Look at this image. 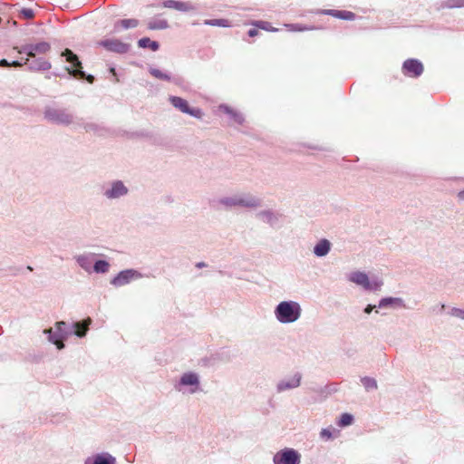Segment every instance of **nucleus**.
<instances>
[{"label": "nucleus", "mask_w": 464, "mask_h": 464, "mask_svg": "<svg viewBox=\"0 0 464 464\" xmlns=\"http://www.w3.org/2000/svg\"><path fill=\"white\" fill-rule=\"evenodd\" d=\"M53 75H55V76H62L61 74L55 73V72L53 73Z\"/></svg>", "instance_id": "de8ad7c7"}, {"label": "nucleus", "mask_w": 464, "mask_h": 464, "mask_svg": "<svg viewBox=\"0 0 464 464\" xmlns=\"http://www.w3.org/2000/svg\"><path fill=\"white\" fill-rule=\"evenodd\" d=\"M302 375L295 373L294 376L281 380L276 384V392L278 393L287 390H292L300 386Z\"/></svg>", "instance_id": "dca6fc26"}, {"label": "nucleus", "mask_w": 464, "mask_h": 464, "mask_svg": "<svg viewBox=\"0 0 464 464\" xmlns=\"http://www.w3.org/2000/svg\"><path fill=\"white\" fill-rule=\"evenodd\" d=\"M11 63L6 59L0 60V67H9Z\"/></svg>", "instance_id": "79ce46f5"}, {"label": "nucleus", "mask_w": 464, "mask_h": 464, "mask_svg": "<svg viewBox=\"0 0 464 464\" xmlns=\"http://www.w3.org/2000/svg\"><path fill=\"white\" fill-rule=\"evenodd\" d=\"M99 45L104 47L107 51L119 54L126 53L130 51V45L119 39H105L99 42Z\"/></svg>", "instance_id": "4468645a"}, {"label": "nucleus", "mask_w": 464, "mask_h": 464, "mask_svg": "<svg viewBox=\"0 0 464 464\" xmlns=\"http://www.w3.org/2000/svg\"><path fill=\"white\" fill-rule=\"evenodd\" d=\"M258 33H259V32H258V30H257V29H256V28H251V29H249V30H248L247 34H248V36H250V37H255L256 35H257V34H258Z\"/></svg>", "instance_id": "58836bf2"}, {"label": "nucleus", "mask_w": 464, "mask_h": 464, "mask_svg": "<svg viewBox=\"0 0 464 464\" xmlns=\"http://www.w3.org/2000/svg\"><path fill=\"white\" fill-rule=\"evenodd\" d=\"M95 256L96 254L94 253H86L76 256L75 260L79 266L82 267L85 272L91 273Z\"/></svg>", "instance_id": "aec40b11"}, {"label": "nucleus", "mask_w": 464, "mask_h": 464, "mask_svg": "<svg viewBox=\"0 0 464 464\" xmlns=\"http://www.w3.org/2000/svg\"><path fill=\"white\" fill-rule=\"evenodd\" d=\"M274 314L280 324H293L301 317L302 307L296 301H282L275 307Z\"/></svg>", "instance_id": "7ed1b4c3"}, {"label": "nucleus", "mask_w": 464, "mask_h": 464, "mask_svg": "<svg viewBox=\"0 0 464 464\" xmlns=\"http://www.w3.org/2000/svg\"><path fill=\"white\" fill-rule=\"evenodd\" d=\"M174 388L181 393L194 394L200 390L199 375L195 372H184L175 383Z\"/></svg>", "instance_id": "0eeeda50"}, {"label": "nucleus", "mask_w": 464, "mask_h": 464, "mask_svg": "<svg viewBox=\"0 0 464 464\" xmlns=\"http://www.w3.org/2000/svg\"><path fill=\"white\" fill-rule=\"evenodd\" d=\"M300 453L292 448L280 450L273 457L274 464H300Z\"/></svg>", "instance_id": "1a4fd4ad"}, {"label": "nucleus", "mask_w": 464, "mask_h": 464, "mask_svg": "<svg viewBox=\"0 0 464 464\" xmlns=\"http://www.w3.org/2000/svg\"><path fill=\"white\" fill-rule=\"evenodd\" d=\"M218 109H219V111L229 115L231 120H233L236 123L242 124L244 122V120H245L244 116L240 112L234 111L229 106H227L226 104H221V105H219Z\"/></svg>", "instance_id": "5701e85b"}, {"label": "nucleus", "mask_w": 464, "mask_h": 464, "mask_svg": "<svg viewBox=\"0 0 464 464\" xmlns=\"http://www.w3.org/2000/svg\"><path fill=\"white\" fill-rule=\"evenodd\" d=\"M349 280L358 285H361L364 290L371 292H377L381 290L382 281L378 278L372 280L363 272H353L350 275Z\"/></svg>", "instance_id": "6e6552de"}, {"label": "nucleus", "mask_w": 464, "mask_h": 464, "mask_svg": "<svg viewBox=\"0 0 464 464\" xmlns=\"http://www.w3.org/2000/svg\"><path fill=\"white\" fill-rule=\"evenodd\" d=\"M404 75L417 78L423 72V64L418 59L411 58L404 61L401 67Z\"/></svg>", "instance_id": "ddd939ff"}, {"label": "nucleus", "mask_w": 464, "mask_h": 464, "mask_svg": "<svg viewBox=\"0 0 464 464\" xmlns=\"http://www.w3.org/2000/svg\"><path fill=\"white\" fill-rule=\"evenodd\" d=\"M163 6L166 8H171L182 12H188L192 9V6L189 4L175 0L164 1Z\"/></svg>", "instance_id": "4be33fe9"}, {"label": "nucleus", "mask_w": 464, "mask_h": 464, "mask_svg": "<svg viewBox=\"0 0 464 464\" xmlns=\"http://www.w3.org/2000/svg\"><path fill=\"white\" fill-rule=\"evenodd\" d=\"M20 14L24 19H32L34 16V11L30 8H23Z\"/></svg>", "instance_id": "c9c22d12"}, {"label": "nucleus", "mask_w": 464, "mask_h": 464, "mask_svg": "<svg viewBox=\"0 0 464 464\" xmlns=\"http://www.w3.org/2000/svg\"><path fill=\"white\" fill-rule=\"evenodd\" d=\"M353 422V416L350 413H343L337 422L340 427H346Z\"/></svg>", "instance_id": "72a5a7b5"}, {"label": "nucleus", "mask_w": 464, "mask_h": 464, "mask_svg": "<svg viewBox=\"0 0 464 464\" xmlns=\"http://www.w3.org/2000/svg\"><path fill=\"white\" fill-rule=\"evenodd\" d=\"M378 308H392V309H398V308H402V309H407V305L404 302V300L401 297H392V296H388V297H383L382 298L380 301H379V304H378Z\"/></svg>", "instance_id": "a211bd4d"}, {"label": "nucleus", "mask_w": 464, "mask_h": 464, "mask_svg": "<svg viewBox=\"0 0 464 464\" xmlns=\"http://www.w3.org/2000/svg\"><path fill=\"white\" fill-rule=\"evenodd\" d=\"M169 101L173 107H175L183 113L188 114L198 119H200L203 115L202 111L200 109L190 108L188 102L181 97L169 96Z\"/></svg>", "instance_id": "9b49d317"}, {"label": "nucleus", "mask_w": 464, "mask_h": 464, "mask_svg": "<svg viewBox=\"0 0 464 464\" xmlns=\"http://www.w3.org/2000/svg\"><path fill=\"white\" fill-rule=\"evenodd\" d=\"M256 25H257L258 27H261L262 29L269 30V29H268V27H267V26L269 25V24H268L267 22H261V21H260V22H258V23L256 24Z\"/></svg>", "instance_id": "a19ab883"}, {"label": "nucleus", "mask_w": 464, "mask_h": 464, "mask_svg": "<svg viewBox=\"0 0 464 464\" xmlns=\"http://www.w3.org/2000/svg\"><path fill=\"white\" fill-rule=\"evenodd\" d=\"M83 129L86 132H92L98 136H103L107 133V129L94 122H88L83 124Z\"/></svg>", "instance_id": "393cba45"}, {"label": "nucleus", "mask_w": 464, "mask_h": 464, "mask_svg": "<svg viewBox=\"0 0 464 464\" xmlns=\"http://www.w3.org/2000/svg\"><path fill=\"white\" fill-rule=\"evenodd\" d=\"M19 53H24L29 58H34L37 53L44 54L51 50V45L47 42H39L36 44H26L20 47H15Z\"/></svg>", "instance_id": "9d476101"}, {"label": "nucleus", "mask_w": 464, "mask_h": 464, "mask_svg": "<svg viewBox=\"0 0 464 464\" xmlns=\"http://www.w3.org/2000/svg\"><path fill=\"white\" fill-rule=\"evenodd\" d=\"M445 307H446V305H445L444 304H441L440 305V308H439L438 313H442V312H443V310L445 309Z\"/></svg>", "instance_id": "a18cd8bd"}, {"label": "nucleus", "mask_w": 464, "mask_h": 464, "mask_svg": "<svg viewBox=\"0 0 464 464\" xmlns=\"http://www.w3.org/2000/svg\"><path fill=\"white\" fill-rule=\"evenodd\" d=\"M61 55L65 58L68 63H70V66L65 67V71L71 76L78 79H86L90 83L93 82L94 76L92 74H86V72L82 71L81 61L72 50L65 49Z\"/></svg>", "instance_id": "39448f33"}, {"label": "nucleus", "mask_w": 464, "mask_h": 464, "mask_svg": "<svg viewBox=\"0 0 464 464\" xmlns=\"http://www.w3.org/2000/svg\"><path fill=\"white\" fill-rule=\"evenodd\" d=\"M110 71H111V73L116 74L114 68H111Z\"/></svg>", "instance_id": "49530a36"}, {"label": "nucleus", "mask_w": 464, "mask_h": 464, "mask_svg": "<svg viewBox=\"0 0 464 464\" xmlns=\"http://www.w3.org/2000/svg\"><path fill=\"white\" fill-rule=\"evenodd\" d=\"M207 266V264L204 263V262H198L196 264V267L198 268H203V267H206Z\"/></svg>", "instance_id": "37998d69"}, {"label": "nucleus", "mask_w": 464, "mask_h": 464, "mask_svg": "<svg viewBox=\"0 0 464 464\" xmlns=\"http://www.w3.org/2000/svg\"><path fill=\"white\" fill-rule=\"evenodd\" d=\"M361 382L366 391L376 390L378 388L376 380L372 377H362L361 378Z\"/></svg>", "instance_id": "7c9ffc66"}, {"label": "nucleus", "mask_w": 464, "mask_h": 464, "mask_svg": "<svg viewBox=\"0 0 464 464\" xmlns=\"http://www.w3.org/2000/svg\"><path fill=\"white\" fill-rule=\"evenodd\" d=\"M149 72L153 77H155L159 80L168 81V82L171 80V76L169 73L162 72L160 69L150 67L149 69Z\"/></svg>", "instance_id": "c756f323"}, {"label": "nucleus", "mask_w": 464, "mask_h": 464, "mask_svg": "<svg viewBox=\"0 0 464 464\" xmlns=\"http://www.w3.org/2000/svg\"><path fill=\"white\" fill-rule=\"evenodd\" d=\"M324 13L333 15L339 19H343V20H353L355 17V14L350 11H340V10L329 9V10L324 11Z\"/></svg>", "instance_id": "b1692460"}, {"label": "nucleus", "mask_w": 464, "mask_h": 464, "mask_svg": "<svg viewBox=\"0 0 464 464\" xmlns=\"http://www.w3.org/2000/svg\"><path fill=\"white\" fill-rule=\"evenodd\" d=\"M139 21L137 19H122L115 23L114 28L118 30L119 26L123 29L135 28L138 26Z\"/></svg>", "instance_id": "bb28decb"}, {"label": "nucleus", "mask_w": 464, "mask_h": 464, "mask_svg": "<svg viewBox=\"0 0 464 464\" xmlns=\"http://www.w3.org/2000/svg\"><path fill=\"white\" fill-rule=\"evenodd\" d=\"M148 27L150 30H162L169 27V24L167 20L164 19H156L149 22Z\"/></svg>", "instance_id": "c85d7f7f"}, {"label": "nucleus", "mask_w": 464, "mask_h": 464, "mask_svg": "<svg viewBox=\"0 0 464 464\" xmlns=\"http://www.w3.org/2000/svg\"><path fill=\"white\" fill-rule=\"evenodd\" d=\"M44 119L53 124L69 126L75 123V117L67 109L46 106L44 111Z\"/></svg>", "instance_id": "423d86ee"}, {"label": "nucleus", "mask_w": 464, "mask_h": 464, "mask_svg": "<svg viewBox=\"0 0 464 464\" xmlns=\"http://www.w3.org/2000/svg\"><path fill=\"white\" fill-rule=\"evenodd\" d=\"M458 198H459V199H460V200H464V190H460V191L458 193Z\"/></svg>", "instance_id": "c03bdc74"}, {"label": "nucleus", "mask_w": 464, "mask_h": 464, "mask_svg": "<svg viewBox=\"0 0 464 464\" xmlns=\"http://www.w3.org/2000/svg\"><path fill=\"white\" fill-rule=\"evenodd\" d=\"M92 324V319L87 318L79 322H72L67 324L64 321H60L55 324L56 331L53 332L52 328L44 329V334L47 335L48 341L56 345L57 349L62 350L64 348L63 341L69 336L74 334L80 338L84 337Z\"/></svg>", "instance_id": "f257e3e1"}, {"label": "nucleus", "mask_w": 464, "mask_h": 464, "mask_svg": "<svg viewBox=\"0 0 464 464\" xmlns=\"http://www.w3.org/2000/svg\"><path fill=\"white\" fill-rule=\"evenodd\" d=\"M448 314L452 316L464 321V309L452 307Z\"/></svg>", "instance_id": "f704fd0d"}, {"label": "nucleus", "mask_w": 464, "mask_h": 464, "mask_svg": "<svg viewBox=\"0 0 464 464\" xmlns=\"http://www.w3.org/2000/svg\"><path fill=\"white\" fill-rule=\"evenodd\" d=\"M204 24L219 27L230 26V22L227 19H208L204 21Z\"/></svg>", "instance_id": "2f4dec72"}, {"label": "nucleus", "mask_w": 464, "mask_h": 464, "mask_svg": "<svg viewBox=\"0 0 464 464\" xmlns=\"http://www.w3.org/2000/svg\"><path fill=\"white\" fill-rule=\"evenodd\" d=\"M129 194V187L121 179H112L102 186V195L109 201L120 200Z\"/></svg>", "instance_id": "20e7f679"}, {"label": "nucleus", "mask_w": 464, "mask_h": 464, "mask_svg": "<svg viewBox=\"0 0 464 464\" xmlns=\"http://www.w3.org/2000/svg\"><path fill=\"white\" fill-rule=\"evenodd\" d=\"M256 218L260 221L269 225L271 227H275L280 221L281 214L271 209H263L256 214Z\"/></svg>", "instance_id": "2eb2a0df"}, {"label": "nucleus", "mask_w": 464, "mask_h": 464, "mask_svg": "<svg viewBox=\"0 0 464 464\" xmlns=\"http://www.w3.org/2000/svg\"><path fill=\"white\" fill-rule=\"evenodd\" d=\"M116 458L109 452L97 453L92 457H88L84 460V464H116Z\"/></svg>", "instance_id": "6ab92c4d"}, {"label": "nucleus", "mask_w": 464, "mask_h": 464, "mask_svg": "<svg viewBox=\"0 0 464 464\" xmlns=\"http://www.w3.org/2000/svg\"><path fill=\"white\" fill-rule=\"evenodd\" d=\"M24 61H13L11 63V66H14V67H22L24 65H25L24 63Z\"/></svg>", "instance_id": "ea45409f"}, {"label": "nucleus", "mask_w": 464, "mask_h": 464, "mask_svg": "<svg viewBox=\"0 0 464 464\" xmlns=\"http://www.w3.org/2000/svg\"><path fill=\"white\" fill-rule=\"evenodd\" d=\"M376 307H378V306H377V305H373V304H368V305H366V307L364 308L363 312H364L365 314H370L372 312V310H373L374 308H376Z\"/></svg>", "instance_id": "4c0bfd02"}, {"label": "nucleus", "mask_w": 464, "mask_h": 464, "mask_svg": "<svg viewBox=\"0 0 464 464\" xmlns=\"http://www.w3.org/2000/svg\"><path fill=\"white\" fill-rule=\"evenodd\" d=\"M218 203L226 209L237 208L256 209L262 206V199L250 192H244L222 197L219 198Z\"/></svg>", "instance_id": "f03ea898"}, {"label": "nucleus", "mask_w": 464, "mask_h": 464, "mask_svg": "<svg viewBox=\"0 0 464 464\" xmlns=\"http://www.w3.org/2000/svg\"><path fill=\"white\" fill-rule=\"evenodd\" d=\"M320 437L323 440H331L333 438V433L330 429H323L320 432Z\"/></svg>", "instance_id": "e433bc0d"}, {"label": "nucleus", "mask_w": 464, "mask_h": 464, "mask_svg": "<svg viewBox=\"0 0 464 464\" xmlns=\"http://www.w3.org/2000/svg\"><path fill=\"white\" fill-rule=\"evenodd\" d=\"M332 248V243L326 239H320L314 246L313 253L317 257H324L329 254Z\"/></svg>", "instance_id": "412c9836"}, {"label": "nucleus", "mask_w": 464, "mask_h": 464, "mask_svg": "<svg viewBox=\"0 0 464 464\" xmlns=\"http://www.w3.org/2000/svg\"><path fill=\"white\" fill-rule=\"evenodd\" d=\"M110 264L106 260H97L94 262L92 270L97 274H105L109 271Z\"/></svg>", "instance_id": "cd10ccee"}, {"label": "nucleus", "mask_w": 464, "mask_h": 464, "mask_svg": "<svg viewBox=\"0 0 464 464\" xmlns=\"http://www.w3.org/2000/svg\"><path fill=\"white\" fill-rule=\"evenodd\" d=\"M442 8H461L464 7V0H446L441 4Z\"/></svg>", "instance_id": "473e14b6"}, {"label": "nucleus", "mask_w": 464, "mask_h": 464, "mask_svg": "<svg viewBox=\"0 0 464 464\" xmlns=\"http://www.w3.org/2000/svg\"><path fill=\"white\" fill-rule=\"evenodd\" d=\"M138 45L140 48H150L152 51L156 52L160 48V44L157 41H152L149 37L140 38L138 41Z\"/></svg>", "instance_id": "a878e982"}, {"label": "nucleus", "mask_w": 464, "mask_h": 464, "mask_svg": "<svg viewBox=\"0 0 464 464\" xmlns=\"http://www.w3.org/2000/svg\"><path fill=\"white\" fill-rule=\"evenodd\" d=\"M24 64L27 65L30 71H48L51 69V63L45 60L44 58H27L24 59Z\"/></svg>", "instance_id": "f3484780"}, {"label": "nucleus", "mask_w": 464, "mask_h": 464, "mask_svg": "<svg viewBox=\"0 0 464 464\" xmlns=\"http://www.w3.org/2000/svg\"><path fill=\"white\" fill-rule=\"evenodd\" d=\"M141 277L142 275L139 271L135 269H126L121 271L116 276H114L111 280V284L116 287H121Z\"/></svg>", "instance_id": "f8f14e48"}]
</instances>
